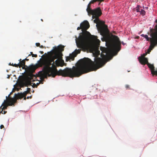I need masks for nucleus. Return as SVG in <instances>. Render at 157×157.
Wrapping results in <instances>:
<instances>
[{
	"instance_id": "obj_16",
	"label": "nucleus",
	"mask_w": 157,
	"mask_h": 157,
	"mask_svg": "<svg viewBox=\"0 0 157 157\" xmlns=\"http://www.w3.org/2000/svg\"><path fill=\"white\" fill-rule=\"evenodd\" d=\"M140 14H142L143 15H144L145 14V11L142 9H141V11H140Z\"/></svg>"
},
{
	"instance_id": "obj_19",
	"label": "nucleus",
	"mask_w": 157,
	"mask_h": 157,
	"mask_svg": "<svg viewBox=\"0 0 157 157\" xmlns=\"http://www.w3.org/2000/svg\"><path fill=\"white\" fill-rule=\"evenodd\" d=\"M32 84H33V85L32 86L33 87H37V86L34 83H32Z\"/></svg>"
},
{
	"instance_id": "obj_37",
	"label": "nucleus",
	"mask_w": 157,
	"mask_h": 157,
	"mask_svg": "<svg viewBox=\"0 0 157 157\" xmlns=\"http://www.w3.org/2000/svg\"><path fill=\"white\" fill-rule=\"evenodd\" d=\"M122 44L123 45H124V43H123V42H122Z\"/></svg>"
},
{
	"instance_id": "obj_9",
	"label": "nucleus",
	"mask_w": 157,
	"mask_h": 157,
	"mask_svg": "<svg viewBox=\"0 0 157 157\" xmlns=\"http://www.w3.org/2000/svg\"><path fill=\"white\" fill-rule=\"evenodd\" d=\"M12 98H10V99L8 100V102L6 101V100L4 101V102L2 104L1 106H3L2 108V111H3L4 109H7V107L8 105L11 106L14 105V103H13V104L11 105H9L10 104H11L10 102H9V101ZM13 98H14V97Z\"/></svg>"
},
{
	"instance_id": "obj_11",
	"label": "nucleus",
	"mask_w": 157,
	"mask_h": 157,
	"mask_svg": "<svg viewBox=\"0 0 157 157\" xmlns=\"http://www.w3.org/2000/svg\"><path fill=\"white\" fill-rule=\"evenodd\" d=\"M139 60L140 62L143 65H145L149 63L148 61V60L147 58L145 57H139Z\"/></svg>"
},
{
	"instance_id": "obj_43",
	"label": "nucleus",
	"mask_w": 157,
	"mask_h": 157,
	"mask_svg": "<svg viewBox=\"0 0 157 157\" xmlns=\"http://www.w3.org/2000/svg\"><path fill=\"white\" fill-rule=\"evenodd\" d=\"M138 37H139V36L137 37V38H138Z\"/></svg>"
},
{
	"instance_id": "obj_36",
	"label": "nucleus",
	"mask_w": 157,
	"mask_h": 157,
	"mask_svg": "<svg viewBox=\"0 0 157 157\" xmlns=\"http://www.w3.org/2000/svg\"><path fill=\"white\" fill-rule=\"evenodd\" d=\"M0 114H1V113H2L3 114V111H2H2L0 112Z\"/></svg>"
},
{
	"instance_id": "obj_4",
	"label": "nucleus",
	"mask_w": 157,
	"mask_h": 157,
	"mask_svg": "<svg viewBox=\"0 0 157 157\" xmlns=\"http://www.w3.org/2000/svg\"><path fill=\"white\" fill-rule=\"evenodd\" d=\"M27 90L25 91L23 93H18V94H14V98H11L9 101V102H10L11 104L9 105H11L14 103H15L17 101V100L19 99L22 98L23 97H24V99L26 100V98L25 97L26 95L30 93V91H31V89L30 88H27Z\"/></svg>"
},
{
	"instance_id": "obj_13",
	"label": "nucleus",
	"mask_w": 157,
	"mask_h": 157,
	"mask_svg": "<svg viewBox=\"0 0 157 157\" xmlns=\"http://www.w3.org/2000/svg\"><path fill=\"white\" fill-rule=\"evenodd\" d=\"M99 46H96V47L94 49V51L96 55V56L97 57H98V56L100 55V52L99 50Z\"/></svg>"
},
{
	"instance_id": "obj_2",
	"label": "nucleus",
	"mask_w": 157,
	"mask_h": 157,
	"mask_svg": "<svg viewBox=\"0 0 157 157\" xmlns=\"http://www.w3.org/2000/svg\"><path fill=\"white\" fill-rule=\"evenodd\" d=\"M90 14L92 15L93 19H95L94 20V22L96 24V26L100 32V34L102 36L105 35L108 31V27L105 24L104 21L99 20V17L102 14L100 8L98 7L93 10H90Z\"/></svg>"
},
{
	"instance_id": "obj_40",
	"label": "nucleus",
	"mask_w": 157,
	"mask_h": 157,
	"mask_svg": "<svg viewBox=\"0 0 157 157\" xmlns=\"http://www.w3.org/2000/svg\"><path fill=\"white\" fill-rule=\"evenodd\" d=\"M41 21H43V20H42V19H41Z\"/></svg>"
},
{
	"instance_id": "obj_38",
	"label": "nucleus",
	"mask_w": 157,
	"mask_h": 157,
	"mask_svg": "<svg viewBox=\"0 0 157 157\" xmlns=\"http://www.w3.org/2000/svg\"><path fill=\"white\" fill-rule=\"evenodd\" d=\"M12 65V64H11L10 63L9 64V65H11V66H12V65Z\"/></svg>"
},
{
	"instance_id": "obj_14",
	"label": "nucleus",
	"mask_w": 157,
	"mask_h": 157,
	"mask_svg": "<svg viewBox=\"0 0 157 157\" xmlns=\"http://www.w3.org/2000/svg\"><path fill=\"white\" fill-rule=\"evenodd\" d=\"M90 10H93L91 9L90 8V4H88L87 6V8L86 9V10L88 14L90 13Z\"/></svg>"
},
{
	"instance_id": "obj_1",
	"label": "nucleus",
	"mask_w": 157,
	"mask_h": 157,
	"mask_svg": "<svg viewBox=\"0 0 157 157\" xmlns=\"http://www.w3.org/2000/svg\"><path fill=\"white\" fill-rule=\"evenodd\" d=\"M107 48L100 47L101 51V56L94 58V62L87 58L81 64L76 66H73L72 68H66L64 70L58 71L56 66L63 67L65 63L62 59L63 54L62 52L64 50V46L60 45L53 48V50L48 52V56L47 58H40L38 62L39 67H44L42 71L39 72V75L44 76V74L49 76L55 77L57 75L63 77L70 78L78 77L82 75L89 72L96 71L102 67L106 63V59L110 55L113 51H114V35L106 43Z\"/></svg>"
},
{
	"instance_id": "obj_34",
	"label": "nucleus",
	"mask_w": 157,
	"mask_h": 157,
	"mask_svg": "<svg viewBox=\"0 0 157 157\" xmlns=\"http://www.w3.org/2000/svg\"><path fill=\"white\" fill-rule=\"evenodd\" d=\"M39 47L40 48H44V46L43 45H41V46L40 45Z\"/></svg>"
},
{
	"instance_id": "obj_18",
	"label": "nucleus",
	"mask_w": 157,
	"mask_h": 157,
	"mask_svg": "<svg viewBox=\"0 0 157 157\" xmlns=\"http://www.w3.org/2000/svg\"><path fill=\"white\" fill-rule=\"evenodd\" d=\"M80 52H81L80 49L76 50L75 52L76 53V54H78L80 53Z\"/></svg>"
},
{
	"instance_id": "obj_6",
	"label": "nucleus",
	"mask_w": 157,
	"mask_h": 157,
	"mask_svg": "<svg viewBox=\"0 0 157 157\" xmlns=\"http://www.w3.org/2000/svg\"><path fill=\"white\" fill-rule=\"evenodd\" d=\"M90 27V25L88 22L87 21H84L82 22L80 25V26L78 27L77 28V30L82 29V31L86 30Z\"/></svg>"
},
{
	"instance_id": "obj_12",
	"label": "nucleus",
	"mask_w": 157,
	"mask_h": 157,
	"mask_svg": "<svg viewBox=\"0 0 157 157\" xmlns=\"http://www.w3.org/2000/svg\"><path fill=\"white\" fill-rule=\"evenodd\" d=\"M19 68L22 67L23 69H25V68L27 67V66L25 65V62L23 59L21 60V59H20L19 60Z\"/></svg>"
},
{
	"instance_id": "obj_7",
	"label": "nucleus",
	"mask_w": 157,
	"mask_h": 157,
	"mask_svg": "<svg viewBox=\"0 0 157 157\" xmlns=\"http://www.w3.org/2000/svg\"><path fill=\"white\" fill-rule=\"evenodd\" d=\"M36 68L35 66H30L29 67L27 66V67L25 68V70L26 71L29 73L30 76L31 77L33 75L32 73L35 72Z\"/></svg>"
},
{
	"instance_id": "obj_44",
	"label": "nucleus",
	"mask_w": 157,
	"mask_h": 157,
	"mask_svg": "<svg viewBox=\"0 0 157 157\" xmlns=\"http://www.w3.org/2000/svg\"><path fill=\"white\" fill-rule=\"evenodd\" d=\"M138 37H139V36L137 37V38H138Z\"/></svg>"
},
{
	"instance_id": "obj_28",
	"label": "nucleus",
	"mask_w": 157,
	"mask_h": 157,
	"mask_svg": "<svg viewBox=\"0 0 157 157\" xmlns=\"http://www.w3.org/2000/svg\"><path fill=\"white\" fill-rule=\"evenodd\" d=\"M96 41L97 42L98 44H99L100 42V41L98 39H96Z\"/></svg>"
},
{
	"instance_id": "obj_17",
	"label": "nucleus",
	"mask_w": 157,
	"mask_h": 157,
	"mask_svg": "<svg viewBox=\"0 0 157 157\" xmlns=\"http://www.w3.org/2000/svg\"><path fill=\"white\" fill-rule=\"evenodd\" d=\"M11 65L15 67H19V63L17 64H13V63H12V65Z\"/></svg>"
},
{
	"instance_id": "obj_25",
	"label": "nucleus",
	"mask_w": 157,
	"mask_h": 157,
	"mask_svg": "<svg viewBox=\"0 0 157 157\" xmlns=\"http://www.w3.org/2000/svg\"><path fill=\"white\" fill-rule=\"evenodd\" d=\"M136 10V12H139L140 11V9H139V7H137Z\"/></svg>"
},
{
	"instance_id": "obj_22",
	"label": "nucleus",
	"mask_w": 157,
	"mask_h": 157,
	"mask_svg": "<svg viewBox=\"0 0 157 157\" xmlns=\"http://www.w3.org/2000/svg\"><path fill=\"white\" fill-rule=\"evenodd\" d=\"M37 55L36 54H33L32 55V57H37Z\"/></svg>"
},
{
	"instance_id": "obj_29",
	"label": "nucleus",
	"mask_w": 157,
	"mask_h": 157,
	"mask_svg": "<svg viewBox=\"0 0 157 157\" xmlns=\"http://www.w3.org/2000/svg\"><path fill=\"white\" fill-rule=\"evenodd\" d=\"M94 3V2H93V1L92 0L91 1L89 4H90H90H91V3Z\"/></svg>"
},
{
	"instance_id": "obj_41",
	"label": "nucleus",
	"mask_w": 157,
	"mask_h": 157,
	"mask_svg": "<svg viewBox=\"0 0 157 157\" xmlns=\"http://www.w3.org/2000/svg\"><path fill=\"white\" fill-rule=\"evenodd\" d=\"M44 55H46V53H45L44 54Z\"/></svg>"
},
{
	"instance_id": "obj_39",
	"label": "nucleus",
	"mask_w": 157,
	"mask_h": 157,
	"mask_svg": "<svg viewBox=\"0 0 157 157\" xmlns=\"http://www.w3.org/2000/svg\"><path fill=\"white\" fill-rule=\"evenodd\" d=\"M2 108V106L0 107V109Z\"/></svg>"
},
{
	"instance_id": "obj_35",
	"label": "nucleus",
	"mask_w": 157,
	"mask_h": 157,
	"mask_svg": "<svg viewBox=\"0 0 157 157\" xmlns=\"http://www.w3.org/2000/svg\"><path fill=\"white\" fill-rule=\"evenodd\" d=\"M144 35L143 34L141 35V36L144 37Z\"/></svg>"
},
{
	"instance_id": "obj_20",
	"label": "nucleus",
	"mask_w": 157,
	"mask_h": 157,
	"mask_svg": "<svg viewBox=\"0 0 157 157\" xmlns=\"http://www.w3.org/2000/svg\"><path fill=\"white\" fill-rule=\"evenodd\" d=\"M94 2H96L97 1H98L100 2H103L104 0H92Z\"/></svg>"
},
{
	"instance_id": "obj_26",
	"label": "nucleus",
	"mask_w": 157,
	"mask_h": 157,
	"mask_svg": "<svg viewBox=\"0 0 157 157\" xmlns=\"http://www.w3.org/2000/svg\"><path fill=\"white\" fill-rule=\"evenodd\" d=\"M4 128V126L2 124L1 125V126H0V128L1 129H2Z\"/></svg>"
},
{
	"instance_id": "obj_23",
	"label": "nucleus",
	"mask_w": 157,
	"mask_h": 157,
	"mask_svg": "<svg viewBox=\"0 0 157 157\" xmlns=\"http://www.w3.org/2000/svg\"><path fill=\"white\" fill-rule=\"evenodd\" d=\"M147 54V53H145L143 54L142 56L141 57H145V56H146Z\"/></svg>"
},
{
	"instance_id": "obj_30",
	"label": "nucleus",
	"mask_w": 157,
	"mask_h": 157,
	"mask_svg": "<svg viewBox=\"0 0 157 157\" xmlns=\"http://www.w3.org/2000/svg\"><path fill=\"white\" fill-rule=\"evenodd\" d=\"M25 62V61H28L29 60V59L27 58H25V59H23Z\"/></svg>"
},
{
	"instance_id": "obj_5",
	"label": "nucleus",
	"mask_w": 157,
	"mask_h": 157,
	"mask_svg": "<svg viewBox=\"0 0 157 157\" xmlns=\"http://www.w3.org/2000/svg\"><path fill=\"white\" fill-rule=\"evenodd\" d=\"M86 33L90 34L89 32L86 31L83 33L82 35L80 36L78 42H76L77 47L79 48H82L84 47L86 44L88 39Z\"/></svg>"
},
{
	"instance_id": "obj_31",
	"label": "nucleus",
	"mask_w": 157,
	"mask_h": 157,
	"mask_svg": "<svg viewBox=\"0 0 157 157\" xmlns=\"http://www.w3.org/2000/svg\"><path fill=\"white\" fill-rule=\"evenodd\" d=\"M33 53L32 52H30V54H29V55H28V56H31V55L32 56V55L33 54Z\"/></svg>"
},
{
	"instance_id": "obj_15",
	"label": "nucleus",
	"mask_w": 157,
	"mask_h": 157,
	"mask_svg": "<svg viewBox=\"0 0 157 157\" xmlns=\"http://www.w3.org/2000/svg\"><path fill=\"white\" fill-rule=\"evenodd\" d=\"M144 37L146 39L147 41H148L150 40V38H149L147 35H145Z\"/></svg>"
},
{
	"instance_id": "obj_27",
	"label": "nucleus",
	"mask_w": 157,
	"mask_h": 157,
	"mask_svg": "<svg viewBox=\"0 0 157 157\" xmlns=\"http://www.w3.org/2000/svg\"><path fill=\"white\" fill-rule=\"evenodd\" d=\"M32 98V96H28L27 97V98L28 99H29V98Z\"/></svg>"
},
{
	"instance_id": "obj_3",
	"label": "nucleus",
	"mask_w": 157,
	"mask_h": 157,
	"mask_svg": "<svg viewBox=\"0 0 157 157\" xmlns=\"http://www.w3.org/2000/svg\"><path fill=\"white\" fill-rule=\"evenodd\" d=\"M157 25L155 29H150V35L151 37L150 38V45L147 50V53L149 54L155 47L157 44V19L155 20Z\"/></svg>"
},
{
	"instance_id": "obj_32",
	"label": "nucleus",
	"mask_w": 157,
	"mask_h": 157,
	"mask_svg": "<svg viewBox=\"0 0 157 157\" xmlns=\"http://www.w3.org/2000/svg\"><path fill=\"white\" fill-rule=\"evenodd\" d=\"M7 112L6 111H4L3 112V114H5Z\"/></svg>"
},
{
	"instance_id": "obj_24",
	"label": "nucleus",
	"mask_w": 157,
	"mask_h": 157,
	"mask_svg": "<svg viewBox=\"0 0 157 157\" xmlns=\"http://www.w3.org/2000/svg\"><path fill=\"white\" fill-rule=\"evenodd\" d=\"M36 45L37 47H40V43H36Z\"/></svg>"
},
{
	"instance_id": "obj_10",
	"label": "nucleus",
	"mask_w": 157,
	"mask_h": 157,
	"mask_svg": "<svg viewBox=\"0 0 157 157\" xmlns=\"http://www.w3.org/2000/svg\"><path fill=\"white\" fill-rule=\"evenodd\" d=\"M77 54H76L75 52H73L71 54H70L69 56H67L66 57V61L67 62L69 61H70L71 60H74L75 59V57L76 56Z\"/></svg>"
},
{
	"instance_id": "obj_21",
	"label": "nucleus",
	"mask_w": 157,
	"mask_h": 157,
	"mask_svg": "<svg viewBox=\"0 0 157 157\" xmlns=\"http://www.w3.org/2000/svg\"><path fill=\"white\" fill-rule=\"evenodd\" d=\"M125 87L126 89H129V86L128 85H126L125 86Z\"/></svg>"
},
{
	"instance_id": "obj_42",
	"label": "nucleus",
	"mask_w": 157,
	"mask_h": 157,
	"mask_svg": "<svg viewBox=\"0 0 157 157\" xmlns=\"http://www.w3.org/2000/svg\"><path fill=\"white\" fill-rule=\"evenodd\" d=\"M138 37H139V36L137 37V38H138Z\"/></svg>"
},
{
	"instance_id": "obj_33",
	"label": "nucleus",
	"mask_w": 157,
	"mask_h": 157,
	"mask_svg": "<svg viewBox=\"0 0 157 157\" xmlns=\"http://www.w3.org/2000/svg\"><path fill=\"white\" fill-rule=\"evenodd\" d=\"M40 53L41 54H43L44 53V52L43 51H40Z\"/></svg>"
},
{
	"instance_id": "obj_8",
	"label": "nucleus",
	"mask_w": 157,
	"mask_h": 157,
	"mask_svg": "<svg viewBox=\"0 0 157 157\" xmlns=\"http://www.w3.org/2000/svg\"><path fill=\"white\" fill-rule=\"evenodd\" d=\"M147 65L150 69L151 74L153 75H156L157 76V70H155V67L153 64H151L149 63H147Z\"/></svg>"
}]
</instances>
